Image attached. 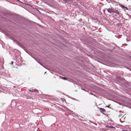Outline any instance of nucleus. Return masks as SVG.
Wrapping results in <instances>:
<instances>
[{"instance_id": "5", "label": "nucleus", "mask_w": 131, "mask_h": 131, "mask_svg": "<svg viewBox=\"0 0 131 131\" xmlns=\"http://www.w3.org/2000/svg\"><path fill=\"white\" fill-rule=\"evenodd\" d=\"M62 101H65V99L64 98H62Z\"/></svg>"}, {"instance_id": "2", "label": "nucleus", "mask_w": 131, "mask_h": 131, "mask_svg": "<svg viewBox=\"0 0 131 131\" xmlns=\"http://www.w3.org/2000/svg\"><path fill=\"white\" fill-rule=\"evenodd\" d=\"M113 13H115L118 15H119V11L117 10H116L115 9H114Z\"/></svg>"}, {"instance_id": "8", "label": "nucleus", "mask_w": 131, "mask_h": 131, "mask_svg": "<svg viewBox=\"0 0 131 131\" xmlns=\"http://www.w3.org/2000/svg\"><path fill=\"white\" fill-rule=\"evenodd\" d=\"M102 110L103 111H104V109H103V108H102Z\"/></svg>"}, {"instance_id": "1", "label": "nucleus", "mask_w": 131, "mask_h": 131, "mask_svg": "<svg viewBox=\"0 0 131 131\" xmlns=\"http://www.w3.org/2000/svg\"><path fill=\"white\" fill-rule=\"evenodd\" d=\"M114 9V8H111L107 9V10L108 12L111 13H113Z\"/></svg>"}, {"instance_id": "10", "label": "nucleus", "mask_w": 131, "mask_h": 131, "mask_svg": "<svg viewBox=\"0 0 131 131\" xmlns=\"http://www.w3.org/2000/svg\"><path fill=\"white\" fill-rule=\"evenodd\" d=\"M37 91V90H35H35H34V91Z\"/></svg>"}, {"instance_id": "11", "label": "nucleus", "mask_w": 131, "mask_h": 131, "mask_svg": "<svg viewBox=\"0 0 131 131\" xmlns=\"http://www.w3.org/2000/svg\"><path fill=\"white\" fill-rule=\"evenodd\" d=\"M106 106L108 107H109V106Z\"/></svg>"}, {"instance_id": "6", "label": "nucleus", "mask_w": 131, "mask_h": 131, "mask_svg": "<svg viewBox=\"0 0 131 131\" xmlns=\"http://www.w3.org/2000/svg\"><path fill=\"white\" fill-rule=\"evenodd\" d=\"M122 131H129L128 130H123Z\"/></svg>"}, {"instance_id": "9", "label": "nucleus", "mask_w": 131, "mask_h": 131, "mask_svg": "<svg viewBox=\"0 0 131 131\" xmlns=\"http://www.w3.org/2000/svg\"><path fill=\"white\" fill-rule=\"evenodd\" d=\"M33 91H32V90H30L29 91H31H31H33Z\"/></svg>"}, {"instance_id": "4", "label": "nucleus", "mask_w": 131, "mask_h": 131, "mask_svg": "<svg viewBox=\"0 0 131 131\" xmlns=\"http://www.w3.org/2000/svg\"><path fill=\"white\" fill-rule=\"evenodd\" d=\"M62 79L64 80H67V78L64 77H62Z\"/></svg>"}, {"instance_id": "7", "label": "nucleus", "mask_w": 131, "mask_h": 131, "mask_svg": "<svg viewBox=\"0 0 131 131\" xmlns=\"http://www.w3.org/2000/svg\"><path fill=\"white\" fill-rule=\"evenodd\" d=\"M11 64H12L13 63V61H11Z\"/></svg>"}, {"instance_id": "3", "label": "nucleus", "mask_w": 131, "mask_h": 131, "mask_svg": "<svg viewBox=\"0 0 131 131\" xmlns=\"http://www.w3.org/2000/svg\"><path fill=\"white\" fill-rule=\"evenodd\" d=\"M126 16H127V17H128V18H127V19H129V16L128 15V14H126Z\"/></svg>"}, {"instance_id": "12", "label": "nucleus", "mask_w": 131, "mask_h": 131, "mask_svg": "<svg viewBox=\"0 0 131 131\" xmlns=\"http://www.w3.org/2000/svg\"><path fill=\"white\" fill-rule=\"evenodd\" d=\"M64 1H65V0H64Z\"/></svg>"}, {"instance_id": "13", "label": "nucleus", "mask_w": 131, "mask_h": 131, "mask_svg": "<svg viewBox=\"0 0 131 131\" xmlns=\"http://www.w3.org/2000/svg\"><path fill=\"white\" fill-rule=\"evenodd\" d=\"M17 1H19V0H17Z\"/></svg>"}]
</instances>
